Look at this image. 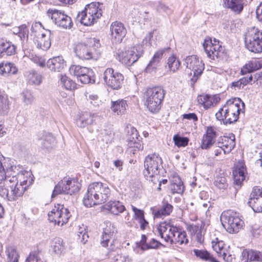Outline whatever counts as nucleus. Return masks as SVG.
I'll list each match as a JSON object with an SVG mask.
<instances>
[{
    "label": "nucleus",
    "instance_id": "de8ad7c7",
    "mask_svg": "<svg viewBox=\"0 0 262 262\" xmlns=\"http://www.w3.org/2000/svg\"><path fill=\"white\" fill-rule=\"evenodd\" d=\"M7 260L8 262H18L19 255L16 249L11 246H9L6 249Z\"/></svg>",
    "mask_w": 262,
    "mask_h": 262
},
{
    "label": "nucleus",
    "instance_id": "7ed1b4c3",
    "mask_svg": "<svg viewBox=\"0 0 262 262\" xmlns=\"http://www.w3.org/2000/svg\"><path fill=\"white\" fill-rule=\"evenodd\" d=\"M244 106V103L239 98L230 99L216 113V118L223 121L224 124H231L236 122L241 110L240 104Z\"/></svg>",
    "mask_w": 262,
    "mask_h": 262
},
{
    "label": "nucleus",
    "instance_id": "052dcab7",
    "mask_svg": "<svg viewBox=\"0 0 262 262\" xmlns=\"http://www.w3.org/2000/svg\"><path fill=\"white\" fill-rule=\"evenodd\" d=\"M128 146L130 148H135V150H142L143 148V144L141 142H140V140L137 141L134 140L132 141V142L128 143Z\"/></svg>",
    "mask_w": 262,
    "mask_h": 262
},
{
    "label": "nucleus",
    "instance_id": "5fc2aeb1",
    "mask_svg": "<svg viewBox=\"0 0 262 262\" xmlns=\"http://www.w3.org/2000/svg\"><path fill=\"white\" fill-rule=\"evenodd\" d=\"M16 34L20 37L21 40L28 38L29 30L26 25H22L16 29Z\"/></svg>",
    "mask_w": 262,
    "mask_h": 262
},
{
    "label": "nucleus",
    "instance_id": "58836bf2",
    "mask_svg": "<svg viewBox=\"0 0 262 262\" xmlns=\"http://www.w3.org/2000/svg\"><path fill=\"white\" fill-rule=\"evenodd\" d=\"M174 180L171 185V190L172 193L182 194L184 190V187L180 178L176 175L173 177Z\"/></svg>",
    "mask_w": 262,
    "mask_h": 262
},
{
    "label": "nucleus",
    "instance_id": "8fccbe9b",
    "mask_svg": "<svg viewBox=\"0 0 262 262\" xmlns=\"http://www.w3.org/2000/svg\"><path fill=\"white\" fill-rule=\"evenodd\" d=\"M167 64L169 70L173 72H175L179 69L181 63L179 60L177 59L175 56L172 55L168 58Z\"/></svg>",
    "mask_w": 262,
    "mask_h": 262
},
{
    "label": "nucleus",
    "instance_id": "7c9ffc66",
    "mask_svg": "<svg viewBox=\"0 0 262 262\" xmlns=\"http://www.w3.org/2000/svg\"><path fill=\"white\" fill-rule=\"evenodd\" d=\"M262 68V60L254 59L249 61L241 69V73L243 75L247 73H251L256 71Z\"/></svg>",
    "mask_w": 262,
    "mask_h": 262
},
{
    "label": "nucleus",
    "instance_id": "bf43d9fd",
    "mask_svg": "<svg viewBox=\"0 0 262 262\" xmlns=\"http://www.w3.org/2000/svg\"><path fill=\"white\" fill-rule=\"evenodd\" d=\"M132 210L134 212V218L136 220L138 221L144 217V212L143 210L139 209L133 206H132Z\"/></svg>",
    "mask_w": 262,
    "mask_h": 262
},
{
    "label": "nucleus",
    "instance_id": "bb28decb",
    "mask_svg": "<svg viewBox=\"0 0 262 262\" xmlns=\"http://www.w3.org/2000/svg\"><path fill=\"white\" fill-rule=\"evenodd\" d=\"M52 33L49 30H47L46 33H41L40 36L36 40L37 47L43 50H47L51 46V36Z\"/></svg>",
    "mask_w": 262,
    "mask_h": 262
},
{
    "label": "nucleus",
    "instance_id": "37998d69",
    "mask_svg": "<svg viewBox=\"0 0 262 262\" xmlns=\"http://www.w3.org/2000/svg\"><path fill=\"white\" fill-rule=\"evenodd\" d=\"M88 68L78 65H72L70 67L69 71L72 75L76 76L77 78L79 80L82 75L88 72Z\"/></svg>",
    "mask_w": 262,
    "mask_h": 262
},
{
    "label": "nucleus",
    "instance_id": "0e129e2a",
    "mask_svg": "<svg viewBox=\"0 0 262 262\" xmlns=\"http://www.w3.org/2000/svg\"><path fill=\"white\" fill-rule=\"evenodd\" d=\"M183 119L192 120L194 122L198 121V117L195 113L185 114L183 115Z\"/></svg>",
    "mask_w": 262,
    "mask_h": 262
},
{
    "label": "nucleus",
    "instance_id": "b1692460",
    "mask_svg": "<svg viewBox=\"0 0 262 262\" xmlns=\"http://www.w3.org/2000/svg\"><path fill=\"white\" fill-rule=\"evenodd\" d=\"M260 197H262V188L259 186L254 187L250 193L247 204L251 207L255 212H261V208H259V206L256 205V201H258Z\"/></svg>",
    "mask_w": 262,
    "mask_h": 262
},
{
    "label": "nucleus",
    "instance_id": "2f4dec72",
    "mask_svg": "<svg viewBox=\"0 0 262 262\" xmlns=\"http://www.w3.org/2000/svg\"><path fill=\"white\" fill-rule=\"evenodd\" d=\"M104 206L105 209L115 215L122 213L125 209L124 206L119 201H110L106 204Z\"/></svg>",
    "mask_w": 262,
    "mask_h": 262
},
{
    "label": "nucleus",
    "instance_id": "6e6552de",
    "mask_svg": "<svg viewBox=\"0 0 262 262\" xmlns=\"http://www.w3.org/2000/svg\"><path fill=\"white\" fill-rule=\"evenodd\" d=\"M163 161L162 158L156 153L148 155L144 160L143 171L145 179L149 181H153L152 178L155 176L160 173L163 169Z\"/></svg>",
    "mask_w": 262,
    "mask_h": 262
},
{
    "label": "nucleus",
    "instance_id": "a211bd4d",
    "mask_svg": "<svg viewBox=\"0 0 262 262\" xmlns=\"http://www.w3.org/2000/svg\"><path fill=\"white\" fill-rule=\"evenodd\" d=\"M177 230H178V227L171 225L170 223L164 222L161 223L158 226L156 234L163 239L166 243L171 245L172 239Z\"/></svg>",
    "mask_w": 262,
    "mask_h": 262
},
{
    "label": "nucleus",
    "instance_id": "13d9d810",
    "mask_svg": "<svg viewBox=\"0 0 262 262\" xmlns=\"http://www.w3.org/2000/svg\"><path fill=\"white\" fill-rule=\"evenodd\" d=\"M78 239L83 244H85L89 238V235L85 230L81 228L78 233Z\"/></svg>",
    "mask_w": 262,
    "mask_h": 262
},
{
    "label": "nucleus",
    "instance_id": "f3484780",
    "mask_svg": "<svg viewBox=\"0 0 262 262\" xmlns=\"http://www.w3.org/2000/svg\"><path fill=\"white\" fill-rule=\"evenodd\" d=\"M185 64L187 68L189 69L193 72V76L191 78V81L195 82L204 69V63L201 60H199L197 56L192 55L185 58Z\"/></svg>",
    "mask_w": 262,
    "mask_h": 262
},
{
    "label": "nucleus",
    "instance_id": "c03bdc74",
    "mask_svg": "<svg viewBox=\"0 0 262 262\" xmlns=\"http://www.w3.org/2000/svg\"><path fill=\"white\" fill-rule=\"evenodd\" d=\"M23 101L25 105H30L35 101V97L33 93L29 90L24 91L21 94Z\"/></svg>",
    "mask_w": 262,
    "mask_h": 262
},
{
    "label": "nucleus",
    "instance_id": "774afa93",
    "mask_svg": "<svg viewBox=\"0 0 262 262\" xmlns=\"http://www.w3.org/2000/svg\"><path fill=\"white\" fill-rule=\"evenodd\" d=\"M138 221L140 224V227L142 230H145L148 225V222L145 220V217L140 219Z\"/></svg>",
    "mask_w": 262,
    "mask_h": 262
},
{
    "label": "nucleus",
    "instance_id": "72a5a7b5",
    "mask_svg": "<svg viewBox=\"0 0 262 262\" xmlns=\"http://www.w3.org/2000/svg\"><path fill=\"white\" fill-rule=\"evenodd\" d=\"M127 106L126 101L123 99L112 101L111 109L117 115L124 114Z\"/></svg>",
    "mask_w": 262,
    "mask_h": 262
},
{
    "label": "nucleus",
    "instance_id": "e2e57ef3",
    "mask_svg": "<svg viewBox=\"0 0 262 262\" xmlns=\"http://www.w3.org/2000/svg\"><path fill=\"white\" fill-rule=\"evenodd\" d=\"M89 99L91 103L95 106H98L101 103V101L96 95H90L89 96Z\"/></svg>",
    "mask_w": 262,
    "mask_h": 262
},
{
    "label": "nucleus",
    "instance_id": "c756f323",
    "mask_svg": "<svg viewBox=\"0 0 262 262\" xmlns=\"http://www.w3.org/2000/svg\"><path fill=\"white\" fill-rule=\"evenodd\" d=\"M28 83L32 85H39L42 80V77L40 74L35 70H31L27 71L25 74Z\"/></svg>",
    "mask_w": 262,
    "mask_h": 262
},
{
    "label": "nucleus",
    "instance_id": "5701e85b",
    "mask_svg": "<svg viewBox=\"0 0 262 262\" xmlns=\"http://www.w3.org/2000/svg\"><path fill=\"white\" fill-rule=\"evenodd\" d=\"M241 262H262V252L253 249H244Z\"/></svg>",
    "mask_w": 262,
    "mask_h": 262
},
{
    "label": "nucleus",
    "instance_id": "9d476101",
    "mask_svg": "<svg viewBox=\"0 0 262 262\" xmlns=\"http://www.w3.org/2000/svg\"><path fill=\"white\" fill-rule=\"evenodd\" d=\"M203 46L207 57L211 59L222 60L226 57L225 49L220 44L219 40L214 38L213 42L211 39H205Z\"/></svg>",
    "mask_w": 262,
    "mask_h": 262
},
{
    "label": "nucleus",
    "instance_id": "6ab92c4d",
    "mask_svg": "<svg viewBox=\"0 0 262 262\" xmlns=\"http://www.w3.org/2000/svg\"><path fill=\"white\" fill-rule=\"evenodd\" d=\"M217 136V133L214 127L212 126L207 127L206 133L202 137L201 144V148L207 150L210 148L214 144L215 145ZM214 149H215V145H214Z\"/></svg>",
    "mask_w": 262,
    "mask_h": 262
},
{
    "label": "nucleus",
    "instance_id": "aec40b11",
    "mask_svg": "<svg viewBox=\"0 0 262 262\" xmlns=\"http://www.w3.org/2000/svg\"><path fill=\"white\" fill-rule=\"evenodd\" d=\"M112 40L115 43H120L126 34V30L120 22H113L110 27Z\"/></svg>",
    "mask_w": 262,
    "mask_h": 262
},
{
    "label": "nucleus",
    "instance_id": "1a4fd4ad",
    "mask_svg": "<svg viewBox=\"0 0 262 262\" xmlns=\"http://www.w3.org/2000/svg\"><path fill=\"white\" fill-rule=\"evenodd\" d=\"M142 47L138 46L119 50L117 53V58L123 64L130 66L143 55Z\"/></svg>",
    "mask_w": 262,
    "mask_h": 262
},
{
    "label": "nucleus",
    "instance_id": "4c0bfd02",
    "mask_svg": "<svg viewBox=\"0 0 262 262\" xmlns=\"http://www.w3.org/2000/svg\"><path fill=\"white\" fill-rule=\"evenodd\" d=\"M198 101L205 109L207 110L213 105L215 101V99L214 97L208 94L199 95L198 97Z\"/></svg>",
    "mask_w": 262,
    "mask_h": 262
},
{
    "label": "nucleus",
    "instance_id": "4be33fe9",
    "mask_svg": "<svg viewBox=\"0 0 262 262\" xmlns=\"http://www.w3.org/2000/svg\"><path fill=\"white\" fill-rule=\"evenodd\" d=\"M166 49L164 48L157 51L146 66L145 71L146 73L155 72L157 69L162 65L163 54Z\"/></svg>",
    "mask_w": 262,
    "mask_h": 262
},
{
    "label": "nucleus",
    "instance_id": "79ce46f5",
    "mask_svg": "<svg viewBox=\"0 0 262 262\" xmlns=\"http://www.w3.org/2000/svg\"><path fill=\"white\" fill-rule=\"evenodd\" d=\"M224 6L230 9L232 11L239 13L243 9V4L241 1H224Z\"/></svg>",
    "mask_w": 262,
    "mask_h": 262
},
{
    "label": "nucleus",
    "instance_id": "e433bc0d",
    "mask_svg": "<svg viewBox=\"0 0 262 262\" xmlns=\"http://www.w3.org/2000/svg\"><path fill=\"white\" fill-rule=\"evenodd\" d=\"M194 255L202 260L208 262H220L206 250L194 249Z\"/></svg>",
    "mask_w": 262,
    "mask_h": 262
},
{
    "label": "nucleus",
    "instance_id": "dca6fc26",
    "mask_svg": "<svg viewBox=\"0 0 262 262\" xmlns=\"http://www.w3.org/2000/svg\"><path fill=\"white\" fill-rule=\"evenodd\" d=\"M103 78L107 86L113 90L120 89L124 80V76L121 73L111 68L104 71Z\"/></svg>",
    "mask_w": 262,
    "mask_h": 262
},
{
    "label": "nucleus",
    "instance_id": "f257e3e1",
    "mask_svg": "<svg viewBox=\"0 0 262 262\" xmlns=\"http://www.w3.org/2000/svg\"><path fill=\"white\" fill-rule=\"evenodd\" d=\"M15 169L18 171L17 166L0 154V196L9 201L21 196L34 181L30 172L16 171Z\"/></svg>",
    "mask_w": 262,
    "mask_h": 262
},
{
    "label": "nucleus",
    "instance_id": "864d4df0",
    "mask_svg": "<svg viewBox=\"0 0 262 262\" xmlns=\"http://www.w3.org/2000/svg\"><path fill=\"white\" fill-rule=\"evenodd\" d=\"M173 140L174 144L179 147L187 146L189 142V139L187 137H181L178 135H176L173 136Z\"/></svg>",
    "mask_w": 262,
    "mask_h": 262
},
{
    "label": "nucleus",
    "instance_id": "3c124183",
    "mask_svg": "<svg viewBox=\"0 0 262 262\" xmlns=\"http://www.w3.org/2000/svg\"><path fill=\"white\" fill-rule=\"evenodd\" d=\"M79 80L82 83H92L95 82L93 72L92 70L88 69V72L82 75Z\"/></svg>",
    "mask_w": 262,
    "mask_h": 262
},
{
    "label": "nucleus",
    "instance_id": "20e7f679",
    "mask_svg": "<svg viewBox=\"0 0 262 262\" xmlns=\"http://www.w3.org/2000/svg\"><path fill=\"white\" fill-rule=\"evenodd\" d=\"M104 8L102 3L92 2L86 5L84 9L78 13L76 19L84 26H91L102 16Z\"/></svg>",
    "mask_w": 262,
    "mask_h": 262
},
{
    "label": "nucleus",
    "instance_id": "2eb2a0df",
    "mask_svg": "<svg viewBox=\"0 0 262 262\" xmlns=\"http://www.w3.org/2000/svg\"><path fill=\"white\" fill-rule=\"evenodd\" d=\"M79 190L77 183L74 180H63L59 182L54 187L52 198H55L58 194H65L72 195Z\"/></svg>",
    "mask_w": 262,
    "mask_h": 262
},
{
    "label": "nucleus",
    "instance_id": "f704fd0d",
    "mask_svg": "<svg viewBox=\"0 0 262 262\" xmlns=\"http://www.w3.org/2000/svg\"><path fill=\"white\" fill-rule=\"evenodd\" d=\"M173 210V206L167 201H163L160 209L154 214L156 217H161L162 215H168Z\"/></svg>",
    "mask_w": 262,
    "mask_h": 262
},
{
    "label": "nucleus",
    "instance_id": "412c9836",
    "mask_svg": "<svg viewBox=\"0 0 262 262\" xmlns=\"http://www.w3.org/2000/svg\"><path fill=\"white\" fill-rule=\"evenodd\" d=\"M246 172V168L244 163L238 162L235 165L232 174L236 189L240 188L242 186L243 181L245 180Z\"/></svg>",
    "mask_w": 262,
    "mask_h": 262
},
{
    "label": "nucleus",
    "instance_id": "69168bd1",
    "mask_svg": "<svg viewBox=\"0 0 262 262\" xmlns=\"http://www.w3.org/2000/svg\"><path fill=\"white\" fill-rule=\"evenodd\" d=\"M157 10L159 12H162V11H163L168 13L169 9L168 7L165 6L164 4H163L162 3H160L159 5L157 7Z\"/></svg>",
    "mask_w": 262,
    "mask_h": 262
},
{
    "label": "nucleus",
    "instance_id": "393cba45",
    "mask_svg": "<svg viewBox=\"0 0 262 262\" xmlns=\"http://www.w3.org/2000/svg\"><path fill=\"white\" fill-rule=\"evenodd\" d=\"M105 227L103 228V231L101 236V245L103 247L108 246V242L113 237L116 231L113 224L109 221L105 222Z\"/></svg>",
    "mask_w": 262,
    "mask_h": 262
},
{
    "label": "nucleus",
    "instance_id": "c9c22d12",
    "mask_svg": "<svg viewBox=\"0 0 262 262\" xmlns=\"http://www.w3.org/2000/svg\"><path fill=\"white\" fill-rule=\"evenodd\" d=\"M38 141L43 147L48 148L54 143L55 138L51 133L42 132L39 136Z\"/></svg>",
    "mask_w": 262,
    "mask_h": 262
},
{
    "label": "nucleus",
    "instance_id": "603ef678",
    "mask_svg": "<svg viewBox=\"0 0 262 262\" xmlns=\"http://www.w3.org/2000/svg\"><path fill=\"white\" fill-rule=\"evenodd\" d=\"M214 183L220 189L225 190L227 189L228 186L227 179L224 176H217Z\"/></svg>",
    "mask_w": 262,
    "mask_h": 262
},
{
    "label": "nucleus",
    "instance_id": "473e14b6",
    "mask_svg": "<svg viewBox=\"0 0 262 262\" xmlns=\"http://www.w3.org/2000/svg\"><path fill=\"white\" fill-rule=\"evenodd\" d=\"M171 245L176 244L181 245L183 244H187L188 239L187 238L186 232L182 230V229L178 227V230L174 235L173 239H172Z\"/></svg>",
    "mask_w": 262,
    "mask_h": 262
},
{
    "label": "nucleus",
    "instance_id": "a18cd8bd",
    "mask_svg": "<svg viewBox=\"0 0 262 262\" xmlns=\"http://www.w3.org/2000/svg\"><path fill=\"white\" fill-rule=\"evenodd\" d=\"M60 83L66 89L71 90L76 88V84L66 75H61Z\"/></svg>",
    "mask_w": 262,
    "mask_h": 262
},
{
    "label": "nucleus",
    "instance_id": "09e8293b",
    "mask_svg": "<svg viewBox=\"0 0 262 262\" xmlns=\"http://www.w3.org/2000/svg\"><path fill=\"white\" fill-rule=\"evenodd\" d=\"M9 110V102L5 94L0 91V114H6Z\"/></svg>",
    "mask_w": 262,
    "mask_h": 262
},
{
    "label": "nucleus",
    "instance_id": "338daca9",
    "mask_svg": "<svg viewBox=\"0 0 262 262\" xmlns=\"http://www.w3.org/2000/svg\"><path fill=\"white\" fill-rule=\"evenodd\" d=\"M256 16L258 20L262 22V2L256 9Z\"/></svg>",
    "mask_w": 262,
    "mask_h": 262
},
{
    "label": "nucleus",
    "instance_id": "ea45409f",
    "mask_svg": "<svg viewBox=\"0 0 262 262\" xmlns=\"http://www.w3.org/2000/svg\"><path fill=\"white\" fill-rule=\"evenodd\" d=\"M18 69L13 63L7 62L0 63V74H11L15 75L17 73Z\"/></svg>",
    "mask_w": 262,
    "mask_h": 262
},
{
    "label": "nucleus",
    "instance_id": "cd10ccee",
    "mask_svg": "<svg viewBox=\"0 0 262 262\" xmlns=\"http://www.w3.org/2000/svg\"><path fill=\"white\" fill-rule=\"evenodd\" d=\"M64 66L65 62L62 56L54 57L47 62V67L54 72H60Z\"/></svg>",
    "mask_w": 262,
    "mask_h": 262
},
{
    "label": "nucleus",
    "instance_id": "39448f33",
    "mask_svg": "<svg viewBox=\"0 0 262 262\" xmlns=\"http://www.w3.org/2000/svg\"><path fill=\"white\" fill-rule=\"evenodd\" d=\"M100 46L99 40L95 38H90L84 42L75 43L73 51L78 58L90 60L95 58V55L99 53L98 49Z\"/></svg>",
    "mask_w": 262,
    "mask_h": 262
},
{
    "label": "nucleus",
    "instance_id": "4468645a",
    "mask_svg": "<svg viewBox=\"0 0 262 262\" xmlns=\"http://www.w3.org/2000/svg\"><path fill=\"white\" fill-rule=\"evenodd\" d=\"M235 136L233 134L229 136H221L215 143V149L214 153L215 156L221 155L223 152L225 155L230 153L235 146Z\"/></svg>",
    "mask_w": 262,
    "mask_h": 262
},
{
    "label": "nucleus",
    "instance_id": "c85d7f7f",
    "mask_svg": "<svg viewBox=\"0 0 262 262\" xmlns=\"http://www.w3.org/2000/svg\"><path fill=\"white\" fill-rule=\"evenodd\" d=\"M15 52V47L11 42L0 40V58L11 56Z\"/></svg>",
    "mask_w": 262,
    "mask_h": 262
},
{
    "label": "nucleus",
    "instance_id": "9b49d317",
    "mask_svg": "<svg viewBox=\"0 0 262 262\" xmlns=\"http://www.w3.org/2000/svg\"><path fill=\"white\" fill-rule=\"evenodd\" d=\"M221 221L223 227L230 233L237 232L243 224V222L236 213L231 211L223 212L221 216Z\"/></svg>",
    "mask_w": 262,
    "mask_h": 262
},
{
    "label": "nucleus",
    "instance_id": "680f3d73",
    "mask_svg": "<svg viewBox=\"0 0 262 262\" xmlns=\"http://www.w3.org/2000/svg\"><path fill=\"white\" fill-rule=\"evenodd\" d=\"M224 243L223 241H219L214 243L212 242V248L217 253H221L223 248Z\"/></svg>",
    "mask_w": 262,
    "mask_h": 262
},
{
    "label": "nucleus",
    "instance_id": "0eeeda50",
    "mask_svg": "<svg viewBox=\"0 0 262 262\" xmlns=\"http://www.w3.org/2000/svg\"><path fill=\"white\" fill-rule=\"evenodd\" d=\"M245 47L254 53H262V30L256 27L247 29L244 34Z\"/></svg>",
    "mask_w": 262,
    "mask_h": 262
},
{
    "label": "nucleus",
    "instance_id": "a19ab883",
    "mask_svg": "<svg viewBox=\"0 0 262 262\" xmlns=\"http://www.w3.org/2000/svg\"><path fill=\"white\" fill-rule=\"evenodd\" d=\"M52 247L53 251L58 255L62 254L65 250L63 240L59 237L54 238L52 242Z\"/></svg>",
    "mask_w": 262,
    "mask_h": 262
},
{
    "label": "nucleus",
    "instance_id": "423d86ee",
    "mask_svg": "<svg viewBox=\"0 0 262 262\" xmlns=\"http://www.w3.org/2000/svg\"><path fill=\"white\" fill-rule=\"evenodd\" d=\"M165 94V91L161 86L147 89L144 94L145 105L150 112L156 113L159 111Z\"/></svg>",
    "mask_w": 262,
    "mask_h": 262
},
{
    "label": "nucleus",
    "instance_id": "a878e982",
    "mask_svg": "<svg viewBox=\"0 0 262 262\" xmlns=\"http://www.w3.org/2000/svg\"><path fill=\"white\" fill-rule=\"evenodd\" d=\"M97 115L90 112H84L81 114L77 120V125L81 128L85 127L88 125H93Z\"/></svg>",
    "mask_w": 262,
    "mask_h": 262
},
{
    "label": "nucleus",
    "instance_id": "f8f14e48",
    "mask_svg": "<svg viewBox=\"0 0 262 262\" xmlns=\"http://www.w3.org/2000/svg\"><path fill=\"white\" fill-rule=\"evenodd\" d=\"M71 216L69 209L61 204L55 205L54 208L48 213L49 221L58 226H62L68 223Z\"/></svg>",
    "mask_w": 262,
    "mask_h": 262
},
{
    "label": "nucleus",
    "instance_id": "49530a36",
    "mask_svg": "<svg viewBox=\"0 0 262 262\" xmlns=\"http://www.w3.org/2000/svg\"><path fill=\"white\" fill-rule=\"evenodd\" d=\"M158 36V33L156 30H154L149 32L143 40V44L150 46L156 45Z\"/></svg>",
    "mask_w": 262,
    "mask_h": 262
},
{
    "label": "nucleus",
    "instance_id": "4d7b16f0",
    "mask_svg": "<svg viewBox=\"0 0 262 262\" xmlns=\"http://www.w3.org/2000/svg\"><path fill=\"white\" fill-rule=\"evenodd\" d=\"M130 133L131 134L129 137H128L127 139L128 143L132 142V141H133L134 140L137 141L140 140L139 139V136L138 135V132L135 128L134 127H130Z\"/></svg>",
    "mask_w": 262,
    "mask_h": 262
},
{
    "label": "nucleus",
    "instance_id": "ddd939ff",
    "mask_svg": "<svg viewBox=\"0 0 262 262\" xmlns=\"http://www.w3.org/2000/svg\"><path fill=\"white\" fill-rule=\"evenodd\" d=\"M47 15L53 22L58 27L65 29H70L73 25L71 17L66 14L63 11L57 9H49Z\"/></svg>",
    "mask_w": 262,
    "mask_h": 262
},
{
    "label": "nucleus",
    "instance_id": "6e6d98bb",
    "mask_svg": "<svg viewBox=\"0 0 262 262\" xmlns=\"http://www.w3.org/2000/svg\"><path fill=\"white\" fill-rule=\"evenodd\" d=\"M160 246L165 247L164 245L158 242L157 240L152 238L151 241L147 244V245H144L141 249L143 250H146L149 249H157Z\"/></svg>",
    "mask_w": 262,
    "mask_h": 262
},
{
    "label": "nucleus",
    "instance_id": "f03ea898",
    "mask_svg": "<svg viewBox=\"0 0 262 262\" xmlns=\"http://www.w3.org/2000/svg\"><path fill=\"white\" fill-rule=\"evenodd\" d=\"M111 194V190L106 184L95 182L89 185L86 193L83 199L84 205L91 207L105 202Z\"/></svg>",
    "mask_w": 262,
    "mask_h": 262
}]
</instances>
